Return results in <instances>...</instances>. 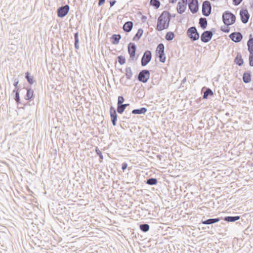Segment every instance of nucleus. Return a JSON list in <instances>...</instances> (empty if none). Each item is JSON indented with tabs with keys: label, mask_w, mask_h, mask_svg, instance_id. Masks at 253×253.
I'll use <instances>...</instances> for the list:
<instances>
[{
	"label": "nucleus",
	"mask_w": 253,
	"mask_h": 253,
	"mask_svg": "<svg viewBox=\"0 0 253 253\" xmlns=\"http://www.w3.org/2000/svg\"><path fill=\"white\" fill-rule=\"evenodd\" d=\"M170 14L167 11H163L159 17L157 24V30L161 31L169 26Z\"/></svg>",
	"instance_id": "obj_1"
},
{
	"label": "nucleus",
	"mask_w": 253,
	"mask_h": 253,
	"mask_svg": "<svg viewBox=\"0 0 253 253\" xmlns=\"http://www.w3.org/2000/svg\"><path fill=\"white\" fill-rule=\"evenodd\" d=\"M222 19L225 25L229 26L232 25L235 22L236 17L232 13L225 11L223 13Z\"/></svg>",
	"instance_id": "obj_2"
},
{
	"label": "nucleus",
	"mask_w": 253,
	"mask_h": 253,
	"mask_svg": "<svg viewBox=\"0 0 253 253\" xmlns=\"http://www.w3.org/2000/svg\"><path fill=\"white\" fill-rule=\"evenodd\" d=\"M188 37L193 41H196L199 38V34L195 27H191L187 30Z\"/></svg>",
	"instance_id": "obj_3"
},
{
	"label": "nucleus",
	"mask_w": 253,
	"mask_h": 253,
	"mask_svg": "<svg viewBox=\"0 0 253 253\" xmlns=\"http://www.w3.org/2000/svg\"><path fill=\"white\" fill-rule=\"evenodd\" d=\"M150 77L149 71L147 70H143L141 71L138 76V80L143 83H146Z\"/></svg>",
	"instance_id": "obj_4"
},
{
	"label": "nucleus",
	"mask_w": 253,
	"mask_h": 253,
	"mask_svg": "<svg viewBox=\"0 0 253 253\" xmlns=\"http://www.w3.org/2000/svg\"><path fill=\"white\" fill-rule=\"evenodd\" d=\"M211 7L209 1H205L202 5V13L205 16H208L211 13Z\"/></svg>",
	"instance_id": "obj_5"
},
{
	"label": "nucleus",
	"mask_w": 253,
	"mask_h": 253,
	"mask_svg": "<svg viewBox=\"0 0 253 253\" xmlns=\"http://www.w3.org/2000/svg\"><path fill=\"white\" fill-rule=\"evenodd\" d=\"M152 54L151 51L147 50L145 51L141 59V65L146 66L151 60Z\"/></svg>",
	"instance_id": "obj_6"
},
{
	"label": "nucleus",
	"mask_w": 253,
	"mask_h": 253,
	"mask_svg": "<svg viewBox=\"0 0 253 253\" xmlns=\"http://www.w3.org/2000/svg\"><path fill=\"white\" fill-rule=\"evenodd\" d=\"M69 10V6L68 5L61 6L57 9V16L60 18L64 17L68 14Z\"/></svg>",
	"instance_id": "obj_7"
},
{
	"label": "nucleus",
	"mask_w": 253,
	"mask_h": 253,
	"mask_svg": "<svg viewBox=\"0 0 253 253\" xmlns=\"http://www.w3.org/2000/svg\"><path fill=\"white\" fill-rule=\"evenodd\" d=\"M189 8L193 13H196L198 10V0H189Z\"/></svg>",
	"instance_id": "obj_8"
},
{
	"label": "nucleus",
	"mask_w": 253,
	"mask_h": 253,
	"mask_svg": "<svg viewBox=\"0 0 253 253\" xmlns=\"http://www.w3.org/2000/svg\"><path fill=\"white\" fill-rule=\"evenodd\" d=\"M212 35V33L211 31H205L202 33L201 36V40L204 42H208L211 40Z\"/></svg>",
	"instance_id": "obj_9"
},
{
	"label": "nucleus",
	"mask_w": 253,
	"mask_h": 253,
	"mask_svg": "<svg viewBox=\"0 0 253 253\" xmlns=\"http://www.w3.org/2000/svg\"><path fill=\"white\" fill-rule=\"evenodd\" d=\"M187 0H181V1H179L177 4V11L178 13L181 14L185 11L186 8Z\"/></svg>",
	"instance_id": "obj_10"
},
{
	"label": "nucleus",
	"mask_w": 253,
	"mask_h": 253,
	"mask_svg": "<svg viewBox=\"0 0 253 253\" xmlns=\"http://www.w3.org/2000/svg\"><path fill=\"white\" fill-rule=\"evenodd\" d=\"M229 37L233 41L236 42H240L243 38L242 34L239 32L232 33Z\"/></svg>",
	"instance_id": "obj_11"
},
{
	"label": "nucleus",
	"mask_w": 253,
	"mask_h": 253,
	"mask_svg": "<svg viewBox=\"0 0 253 253\" xmlns=\"http://www.w3.org/2000/svg\"><path fill=\"white\" fill-rule=\"evenodd\" d=\"M240 15L242 22L245 24L247 23L248 22L250 16L247 10H241L240 12Z\"/></svg>",
	"instance_id": "obj_12"
},
{
	"label": "nucleus",
	"mask_w": 253,
	"mask_h": 253,
	"mask_svg": "<svg viewBox=\"0 0 253 253\" xmlns=\"http://www.w3.org/2000/svg\"><path fill=\"white\" fill-rule=\"evenodd\" d=\"M136 49V47L134 43L131 42L129 43L128 45V51L130 58L132 59L135 56Z\"/></svg>",
	"instance_id": "obj_13"
},
{
	"label": "nucleus",
	"mask_w": 253,
	"mask_h": 253,
	"mask_svg": "<svg viewBox=\"0 0 253 253\" xmlns=\"http://www.w3.org/2000/svg\"><path fill=\"white\" fill-rule=\"evenodd\" d=\"M110 115L111 118V121L113 126L116 125V122L117 120V114L116 110L113 107L110 108Z\"/></svg>",
	"instance_id": "obj_14"
},
{
	"label": "nucleus",
	"mask_w": 253,
	"mask_h": 253,
	"mask_svg": "<svg viewBox=\"0 0 253 253\" xmlns=\"http://www.w3.org/2000/svg\"><path fill=\"white\" fill-rule=\"evenodd\" d=\"M247 45L250 53H253V38L252 37V35H250V38L248 41Z\"/></svg>",
	"instance_id": "obj_15"
},
{
	"label": "nucleus",
	"mask_w": 253,
	"mask_h": 253,
	"mask_svg": "<svg viewBox=\"0 0 253 253\" xmlns=\"http://www.w3.org/2000/svg\"><path fill=\"white\" fill-rule=\"evenodd\" d=\"M133 26V23L131 21H127L125 23L123 26V29L126 32H130Z\"/></svg>",
	"instance_id": "obj_16"
},
{
	"label": "nucleus",
	"mask_w": 253,
	"mask_h": 253,
	"mask_svg": "<svg viewBox=\"0 0 253 253\" xmlns=\"http://www.w3.org/2000/svg\"><path fill=\"white\" fill-rule=\"evenodd\" d=\"M243 80L245 83H249L251 81V75L250 72H245L243 74Z\"/></svg>",
	"instance_id": "obj_17"
},
{
	"label": "nucleus",
	"mask_w": 253,
	"mask_h": 253,
	"mask_svg": "<svg viewBox=\"0 0 253 253\" xmlns=\"http://www.w3.org/2000/svg\"><path fill=\"white\" fill-rule=\"evenodd\" d=\"M220 220L219 218H210L202 221V223L206 225L211 224Z\"/></svg>",
	"instance_id": "obj_18"
},
{
	"label": "nucleus",
	"mask_w": 253,
	"mask_h": 253,
	"mask_svg": "<svg viewBox=\"0 0 253 253\" xmlns=\"http://www.w3.org/2000/svg\"><path fill=\"white\" fill-rule=\"evenodd\" d=\"M147 109L146 108L142 107L140 109L133 110L132 113L133 114H142L145 113Z\"/></svg>",
	"instance_id": "obj_19"
},
{
	"label": "nucleus",
	"mask_w": 253,
	"mask_h": 253,
	"mask_svg": "<svg viewBox=\"0 0 253 253\" xmlns=\"http://www.w3.org/2000/svg\"><path fill=\"white\" fill-rule=\"evenodd\" d=\"M129 106V104H121L117 106V111L120 114H122L127 106Z\"/></svg>",
	"instance_id": "obj_20"
},
{
	"label": "nucleus",
	"mask_w": 253,
	"mask_h": 253,
	"mask_svg": "<svg viewBox=\"0 0 253 253\" xmlns=\"http://www.w3.org/2000/svg\"><path fill=\"white\" fill-rule=\"evenodd\" d=\"M240 218L239 216H226L224 217V220L227 222H235Z\"/></svg>",
	"instance_id": "obj_21"
},
{
	"label": "nucleus",
	"mask_w": 253,
	"mask_h": 253,
	"mask_svg": "<svg viewBox=\"0 0 253 253\" xmlns=\"http://www.w3.org/2000/svg\"><path fill=\"white\" fill-rule=\"evenodd\" d=\"M199 24L203 29L206 28L207 26V20L205 18H201L199 19Z\"/></svg>",
	"instance_id": "obj_22"
},
{
	"label": "nucleus",
	"mask_w": 253,
	"mask_h": 253,
	"mask_svg": "<svg viewBox=\"0 0 253 253\" xmlns=\"http://www.w3.org/2000/svg\"><path fill=\"white\" fill-rule=\"evenodd\" d=\"M121 37L120 35H113L112 37V43L117 44L119 42V41Z\"/></svg>",
	"instance_id": "obj_23"
},
{
	"label": "nucleus",
	"mask_w": 253,
	"mask_h": 253,
	"mask_svg": "<svg viewBox=\"0 0 253 253\" xmlns=\"http://www.w3.org/2000/svg\"><path fill=\"white\" fill-rule=\"evenodd\" d=\"M235 62L239 66H241L243 64V60L240 54H238L235 59Z\"/></svg>",
	"instance_id": "obj_24"
},
{
	"label": "nucleus",
	"mask_w": 253,
	"mask_h": 253,
	"mask_svg": "<svg viewBox=\"0 0 253 253\" xmlns=\"http://www.w3.org/2000/svg\"><path fill=\"white\" fill-rule=\"evenodd\" d=\"M132 72L130 67H127L126 69V76L128 80H130L132 77Z\"/></svg>",
	"instance_id": "obj_25"
},
{
	"label": "nucleus",
	"mask_w": 253,
	"mask_h": 253,
	"mask_svg": "<svg viewBox=\"0 0 253 253\" xmlns=\"http://www.w3.org/2000/svg\"><path fill=\"white\" fill-rule=\"evenodd\" d=\"M164 45L163 43H160L156 49V52L158 54L161 53V54H163L164 52Z\"/></svg>",
	"instance_id": "obj_26"
},
{
	"label": "nucleus",
	"mask_w": 253,
	"mask_h": 253,
	"mask_svg": "<svg viewBox=\"0 0 253 253\" xmlns=\"http://www.w3.org/2000/svg\"><path fill=\"white\" fill-rule=\"evenodd\" d=\"M212 91L210 88H207L204 93L203 98L207 99L209 95H212Z\"/></svg>",
	"instance_id": "obj_27"
},
{
	"label": "nucleus",
	"mask_w": 253,
	"mask_h": 253,
	"mask_svg": "<svg viewBox=\"0 0 253 253\" xmlns=\"http://www.w3.org/2000/svg\"><path fill=\"white\" fill-rule=\"evenodd\" d=\"M33 91L31 89H28L27 91V93L25 96L26 100H30L33 96Z\"/></svg>",
	"instance_id": "obj_28"
},
{
	"label": "nucleus",
	"mask_w": 253,
	"mask_h": 253,
	"mask_svg": "<svg viewBox=\"0 0 253 253\" xmlns=\"http://www.w3.org/2000/svg\"><path fill=\"white\" fill-rule=\"evenodd\" d=\"M150 3L151 5L155 7L156 8H158L160 6V2L158 0H150Z\"/></svg>",
	"instance_id": "obj_29"
},
{
	"label": "nucleus",
	"mask_w": 253,
	"mask_h": 253,
	"mask_svg": "<svg viewBox=\"0 0 253 253\" xmlns=\"http://www.w3.org/2000/svg\"><path fill=\"white\" fill-rule=\"evenodd\" d=\"M143 33V30L141 29H139L138 30L137 33L135 34V35L133 38V40H135L136 39V40H138L140 39V38L142 36Z\"/></svg>",
	"instance_id": "obj_30"
},
{
	"label": "nucleus",
	"mask_w": 253,
	"mask_h": 253,
	"mask_svg": "<svg viewBox=\"0 0 253 253\" xmlns=\"http://www.w3.org/2000/svg\"><path fill=\"white\" fill-rule=\"evenodd\" d=\"M139 227L141 230L144 232H146L149 230V225L147 224H141Z\"/></svg>",
	"instance_id": "obj_31"
},
{
	"label": "nucleus",
	"mask_w": 253,
	"mask_h": 253,
	"mask_svg": "<svg viewBox=\"0 0 253 253\" xmlns=\"http://www.w3.org/2000/svg\"><path fill=\"white\" fill-rule=\"evenodd\" d=\"M157 180L154 178H150L147 180L146 183L150 185H154L157 184Z\"/></svg>",
	"instance_id": "obj_32"
},
{
	"label": "nucleus",
	"mask_w": 253,
	"mask_h": 253,
	"mask_svg": "<svg viewBox=\"0 0 253 253\" xmlns=\"http://www.w3.org/2000/svg\"><path fill=\"white\" fill-rule=\"evenodd\" d=\"M174 37V33L172 32H168L166 35V39L168 41H171Z\"/></svg>",
	"instance_id": "obj_33"
},
{
	"label": "nucleus",
	"mask_w": 253,
	"mask_h": 253,
	"mask_svg": "<svg viewBox=\"0 0 253 253\" xmlns=\"http://www.w3.org/2000/svg\"><path fill=\"white\" fill-rule=\"evenodd\" d=\"M26 78L28 83L32 84L34 83L33 77L30 76V74L28 72L26 73Z\"/></svg>",
	"instance_id": "obj_34"
},
{
	"label": "nucleus",
	"mask_w": 253,
	"mask_h": 253,
	"mask_svg": "<svg viewBox=\"0 0 253 253\" xmlns=\"http://www.w3.org/2000/svg\"><path fill=\"white\" fill-rule=\"evenodd\" d=\"M118 62L121 65H123L126 62V59L124 56H119L118 57Z\"/></svg>",
	"instance_id": "obj_35"
},
{
	"label": "nucleus",
	"mask_w": 253,
	"mask_h": 253,
	"mask_svg": "<svg viewBox=\"0 0 253 253\" xmlns=\"http://www.w3.org/2000/svg\"><path fill=\"white\" fill-rule=\"evenodd\" d=\"M158 54L160 61L163 63L165 62L166 60V57L165 56L164 52H163V54H161V53H158Z\"/></svg>",
	"instance_id": "obj_36"
},
{
	"label": "nucleus",
	"mask_w": 253,
	"mask_h": 253,
	"mask_svg": "<svg viewBox=\"0 0 253 253\" xmlns=\"http://www.w3.org/2000/svg\"><path fill=\"white\" fill-rule=\"evenodd\" d=\"M124 100H125L123 96H119L118 98L117 105H121V104H123Z\"/></svg>",
	"instance_id": "obj_37"
},
{
	"label": "nucleus",
	"mask_w": 253,
	"mask_h": 253,
	"mask_svg": "<svg viewBox=\"0 0 253 253\" xmlns=\"http://www.w3.org/2000/svg\"><path fill=\"white\" fill-rule=\"evenodd\" d=\"M14 99L17 103H19L20 102V96L18 90L16 91V92L15 93V97Z\"/></svg>",
	"instance_id": "obj_38"
},
{
	"label": "nucleus",
	"mask_w": 253,
	"mask_h": 253,
	"mask_svg": "<svg viewBox=\"0 0 253 253\" xmlns=\"http://www.w3.org/2000/svg\"><path fill=\"white\" fill-rule=\"evenodd\" d=\"M249 64L251 66H253V53H250L249 56Z\"/></svg>",
	"instance_id": "obj_39"
},
{
	"label": "nucleus",
	"mask_w": 253,
	"mask_h": 253,
	"mask_svg": "<svg viewBox=\"0 0 253 253\" xmlns=\"http://www.w3.org/2000/svg\"><path fill=\"white\" fill-rule=\"evenodd\" d=\"M221 30L225 33H229L230 31L228 26L226 25L224 26L221 27Z\"/></svg>",
	"instance_id": "obj_40"
},
{
	"label": "nucleus",
	"mask_w": 253,
	"mask_h": 253,
	"mask_svg": "<svg viewBox=\"0 0 253 253\" xmlns=\"http://www.w3.org/2000/svg\"><path fill=\"white\" fill-rule=\"evenodd\" d=\"M74 38H75V43H79V40L78 33H76L75 34Z\"/></svg>",
	"instance_id": "obj_41"
},
{
	"label": "nucleus",
	"mask_w": 253,
	"mask_h": 253,
	"mask_svg": "<svg viewBox=\"0 0 253 253\" xmlns=\"http://www.w3.org/2000/svg\"><path fill=\"white\" fill-rule=\"evenodd\" d=\"M243 0H233V4L235 5H238Z\"/></svg>",
	"instance_id": "obj_42"
},
{
	"label": "nucleus",
	"mask_w": 253,
	"mask_h": 253,
	"mask_svg": "<svg viewBox=\"0 0 253 253\" xmlns=\"http://www.w3.org/2000/svg\"><path fill=\"white\" fill-rule=\"evenodd\" d=\"M127 165L126 163H123L122 164V169L123 170H124L125 169H126L127 168Z\"/></svg>",
	"instance_id": "obj_43"
},
{
	"label": "nucleus",
	"mask_w": 253,
	"mask_h": 253,
	"mask_svg": "<svg viewBox=\"0 0 253 253\" xmlns=\"http://www.w3.org/2000/svg\"><path fill=\"white\" fill-rule=\"evenodd\" d=\"M116 2V0H111L110 1V6L112 7Z\"/></svg>",
	"instance_id": "obj_44"
},
{
	"label": "nucleus",
	"mask_w": 253,
	"mask_h": 253,
	"mask_svg": "<svg viewBox=\"0 0 253 253\" xmlns=\"http://www.w3.org/2000/svg\"><path fill=\"white\" fill-rule=\"evenodd\" d=\"M105 0H99L98 2V5L99 6L101 5L102 4H103L105 2Z\"/></svg>",
	"instance_id": "obj_45"
},
{
	"label": "nucleus",
	"mask_w": 253,
	"mask_h": 253,
	"mask_svg": "<svg viewBox=\"0 0 253 253\" xmlns=\"http://www.w3.org/2000/svg\"><path fill=\"white\" fill-rule=\"evenodd\" d=\"M18 83H19L18 81L15 80V83L14 84V86H15V87H16L17 85H18Z\"/></svg>",
	"instance_id": "obj_46"
},
{
	"label": "nucleus",
	"mask_w": 253,
	"mask_h": 253,
	"mask_svg": "<svg viewBox=\"0 0 253 253\" xmlns=\"http://www.w3.org/2000/svg\"><path fill=\"white\" fill-rule=\"evenodd\" d=\"M75 47L76 49H79V43H75Z\"/></svg>",
	"instance_id": "obj_47"
},
{
	"label": "nucleus",
	"mask_w": 253,
	"mask_h": 253,
	"mask_svg": "<svg viewBox=\"0 0 253 253\" xmlns=\"http://www.w3.org/2000/svg\"><path fill=\"white\" fill-rule=\"evenodd\" d=\"M177 0H169L170 3H174Z\"/></svg>",
	"instance_id": "obj_48"
},
{
	"label": "nucleus",
	"mask_w": 253,
	"mask_h": 253,
	"mask_svg": "<svg viewBox=\"0 0 253 253\" xmlns=\"http://www.w3.org/2000/svg\"><path fill=\"white\" fill-rule=\"evenodd\" d=\"M99 157L101 159H103V156L102 155H101V154L100 153V155H99Z\"/></svg>",
	"instance_id": "obj_49"
},
{
	"label": "nucleus",
	"mask_w": 253,
	"mask_h": 253,
	"mask_svg": "<svg viewBox=\"0 0 253 253\" xmlns=\"http://www.w3.org/2000/svg\"><path fill=\"white\" fill-rule=\"evenodd\" d=\"M16 87L15 88V89L14 90H13V92H16Z\"/></svg>",
	"instance_id": "obj_50"
},
{
	"label": "nucleus",
	"mask_w": 253,
	"mask_h": 253,
	"mask_svg": "<svg viewBox=\"0 0 253 253\" xmlns=\"http://www.w3.org/2000/svg\"><path fill=\"white\" fill-rule=\"evenodd\" d=\"M96 152H97V154H99V152H100V150H98V152H97V151H96ZM99 153H100V152H99Z\"/></svg>",
	"instance_id": "obj_51"
},
{
	"label": "nucleus",
	"mask_w": 253,
	"mask_h": 253,
	"mask_svg": "<svg viewBox=\"0 0 253 253\" xmlns=\"http://www.w3.org/2000/svg\"><path fill=\"white\" fill-rule=\"evenodd\" d=\"M96 152H97V154H99V152H100V150H98V152H97V151H96ZM99 153H100V152H99Z\"/></svg>",
	"instance_id": "obj_52"
}]
</instances>
